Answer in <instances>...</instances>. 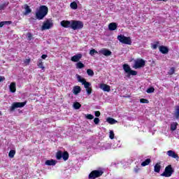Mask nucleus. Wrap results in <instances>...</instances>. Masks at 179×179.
I'll list each match as a JSON object with an SVG mask.
<instances>
[{
  "instance_id": "33",
  "label": "nucleus",
  "mask_w": 179,
  "mask_h": 179,
  "mask_svg": "<svg viewBox=\"0 0 179 179\" xmlns=\"http://www.w3.org/2000/svg\"><path fill=\"white\" fill-rule=\"evenodd\" d=\"M56 157L57 160H61V159H62V152L61 151L57 152L56 154Z\"/></svg>"
},
{
  "instance_id": "46",
  "label": "nucleus",
  "mask_w": 179,
  "mask_h": 179,
  "mask_svg": "<svg viewBox=\"0 0 179 179\" xmlns=\"http://www.w3.org/2000/svg\"><path fill=\"white\" fill-rule=\"evenodd\" d=\"M38 68H41V69H44V66L43 65V62H41L38 64Z\"/></svg>"
},
{
  "instance_id": "31",
  "label": "nucleus",
  "mask_w": 179,
  "mask_h": 179,
  "mask_svg": "<svg viewBox=\"0 0 179 179\" xmlns=\"http://www.w3.org/2000/svg\"><path fill=\"white\" fill-rule=\"evenodd\" d=\"M6 6H8V3H6L0 4V12H1V10H5Z\"/></svg>"
},
{
  "instance_id": "16",
  "label": "nucleus",
  "mask_w": 179,
  "mask_h": 179,
  "mask_svg": "<svg viewBox=\"0 0 179 179\" xmlns=\"http://www.w3.org/2000/svg\"><path fill=\"white\" fill-rule=\"evenodd\" d=\"M159 51L162 54H168L169 53V48L164 45L159 46Z\"/></svg>"
},
{
  "instance_id": "6",
  "label": "nucleus",
  "mask_w": 179,
  "mask_h": 179,
  "mask_svg": "<svg viewBox=\"0 0 179 179\" xmlns=\"http://www.w3.org/2000/svg\"><path fill=\"white\" fill-rule=\"evenodd\" d=\"M54 26V22L52 20L48 19L46 21L43 22V24L41 27L42 30H50Z\"/></svg>"
},
{
  "instance_id": "2",
  "label": "nucleus",
  "mask_w": 179,
  "mask_h": 179,
  "mask_svg": "<svg viewBox=\"0 0 179 179\" xmlns=\"http://www.w3.org/2000/svg\"><path fill=\"white\" fill-rule=\"evenodd\" d=\"M48 13V7L46 6H41L39 10L36 12V19L41 20L47 16Z\"/></svg>"
},
{
  "instance_id": "24",
  "label": "nucleus",
  "mask_w": 179,
  "mask_h": 179,
  "mask_svg": "<svg viewBox=\"0 0 179 179\" xmlns=\"http://www.w3.org/2000/svg\"><path fill=\"white\" fill-rule=\"evenodd\" d=\"M76 66L77 69H82L83 68H85V64L82 63V62H78L76 64Z\"/></svg>"
},
{
  "instance_id": "38",
  "label": "nucleus",
  "mask_w": 179,
  "mask_h": 179,
  "mask_svg": "<svg viewBox=\"0 0 179 179\" xmlns=\"http://www.w3.org/2000/svg\"><path fill=\"white\" fill-rule=\"evenodd\" d=\"M111 148H113L112 144H110V143H106V144L104 145V148H105L106 150H107V149H111Z\"/></svg>"
},
{
  "instance_id": "51",
  "label": "nucleus",
  "mask_w": 179,
  "mask_h": 179,
  "mask_svg": "<svg viewBox=\"0 0 179 179\" xmlns=\"http://www.w3.org/2000/svg\"><path fill=\"white\" fill-rule=\"evenodd\" d=\"M134 171H135V173H138L139 171V168L138 166H136L134 168Z\"/></svg>"
},
{
  "instance_id": "32",
  "label": "nucleus",
  "mask_w": 179,
  "mask_h": 179,
  "mask_svg": "<svg viewBox=\"0 0 179 179\" xmlns=\"http://www.w3.org/2000/svg\"><path fill=\"white\" fill-rule=\"evenodd\" d=\"M70 6L71 9H78V3L75 1L71 3Z\"/></svg>"
},
{
  "instance_id": "43",
  "label": "nucleus",
  "mask_w": 179,
  "mask_h": 179,
  "mask_svg": "<svg viewBox=\"0 0 179 179\" xmlns=\"http://www.w3.org/2000/svg\"><path fill=\"white\" fill-rule=\"evenodd\" d=\"M157 47H159V42H157L156 43L152 45V48L153 50H156Z\"/></svg>"
},
{
  "instance_id": "3",
  "label": "nucleus",
  "mask_w": 179,
  "mask_h": 179,
  "mask_svg": "<svg viewBox=\"0 0 179 179\" xmlns=\"http://www.w3.org/2000/svg\"><path fill=\"white\" fill-rule=\"evenodd\" d=\"M123 69H124L125 73H127L126 76L127 78H130L131 75H132L133 76H135L136 75L138 74V72H136V71L131 70L129 65H128L127 64H124L123 65Z\"/></svg>"
},
{
  "instance_id": "54",
  "label": "nucleus",
  "mask_w": 179,
  "mask_h": 179,
  "mask_svg": "<svg viewBox=\"0 0 179 179\" xmlns=\"http://www.w3.org/2000/svg\"><path fill=\"white\" fill-rule=\"evenodd\" d=\"M0 114H1V111H0Z\"/></svg>"
},
{
  "instance_id": "30",
  "label": "nucleus",
  "mask_w": 179,
  "mask_h": 179,
  "mask_svg": "<svg viewBox=\"0 0 179 179\" xmlns=\"http://www.w3.org/2000/svg\"><path fill=\"white\" fill-rule=\"evenodd\" d=\"M73 106L75 110H79V108H80V107H82V105L80 103H79V102L74 103Z\"/></svg>"
},
{
  "instance_id": "5",
  "label": "nucleus",
  "mask_w": 179,
  "mask_h": 179,
  "mask_svg": "<svg viewBox=\"0 0 179 179\" xmlns=\"http://www.w3.org/2000/svg\"><path fill=\"white\" fill-rule=\"evenodd\" d=\"M27 104V101H25L24 102H14L10 110V111H14L15 110H16V108H22L23 107H24V106Z\"/></svg>"
},
{
  "instance_id": "9",
  "label": "nucleus",
  "mask_w": 179,
  "mask_h": 179,
  "mask_svg": "<svg viewBox=\"0 0 179 179\" xmlns=\"http://www.w3.org/2000/svg\"><path fill=\"white\" fill-rule=\"evenodd\" d=\"M171 174H173V168H171V165H169L165 168V171L161 176L162 177H171Z\"/></svg>"
},
{
  "instance_id": "53",
  "label": "nucleus",
  "mask_w": 179,
  "mask_h": 179,
  "mask_svg": "<svg viewBox=\"0 0 179 179\" xmlns=\"http://www.w3.org/2000/svg\"><path fill=\"white\" fill-rule=\"evenodd\" d=\"M45 58H47V55H43L41 56V59H45Z\"/></svg>"
},
{
  "instance_id": "22",
  "label": "nucleus",
  "mask_w": 179,
  "mask_h": 179,
  "mask_svg": "<svg viewBox=\"0 0 179 179\" xmlns=\"http://www.w3.org/2000/svg\"><path fill=\"white\" fill-rule=\"evenodd\" d=\"M106 122H108V124H110L111 125H113L114 124H117V120H115V119H113L112 117H108L106 119Z\"/></svg>"
},
{
  "instance_id": "40",
  "label": "nucleus",
  "mask_w": 179,
  "mask_h": 179,
  "mask_svg": "<svg viewBox=\"0 0 179 179\" xmlns=\"http://www.w3.org/2000/svg\"><path fill=\"white\" fill-rule=\"evenodd\" d=\"M146 92L148 93H153L155 92V88L153 87H151L147 89Z\"/></svg>"
},
{
  "instance_id": "7",
  "label": "nucleus",
  "mask_w": 179,
  "mask_h": 179,
  "mask_svg": "<svg viewBox=\"0 0 179 179\" xmlns=\"http://www.w3.org/2000/svg\"><path fill=\"white\" fill-rule=\"evenodd\" d=\"M76 78H77L78 82H79L80 83H82V85H84V87L85 89H87L90 87V86H92V84H90V83L87 82L86 80L82 78V76H79V74H76Z\"/></svg>"
},
{
  "instance_id": "4",
  "label": "nucleus",
  "mask_w": 179,
  "mask_h": 179,
  "mask_svg": "<svg viewBox=\"0 0 179 179\" xmlns=\"http://www.w3.org/2000/svg\"><path fill=\"white\" fill-rule=\"evenodd\" d=\"M117 40L120 43H122V44H127V45H131V44H132L131 37H127L122 34L117 36Z\"/></svg>"
},
{
  "instance_id": "27",
  "label": "nucleus",
  "mask_w": 179,
  "mask_h": 179,
  "mask_svg": "<svg viewBox=\"0 0 179 179\" xmlns=\"http://www.w3.org/2000/svg\"><path fill=\"white\" fill-rule=\"evenodd\" d=\"M29 13H31V9L30 8V7L27 4H26L25 5L24 15H29Z\"/></svg>"
},
{
  "instance_id": "48",
  "label": "nucleus",
  "mask_w": 179,
  "mask_h": 179,
  "mask_svg": "<svg viewBox=\"0 0 179 179\" xmlns=\"http://www.w3.org/2000/svg\"><path fill=\"white\" fill-rule=\"evenodd\" d=\"M94 114L95 117H100V111H95Z\"/></svg>"
},
{
  "instance_id": "36",
  "label": "nucleus",
  "mask_w": 179,
  "mask_h": 179,
  "mask_svg": "<svg viewBox=\"0 0 179 179\" xmlns=\"http://www.w3.org/2000/svg\"><path fill=\"white\" fill-rule=\"evenodd\" d=\"M85 118H87V120H93L94 116L92 114H87L85 115Z\"/></svg>"
},
{
  "instance_id": "20",
  "label": "nucleus",
  "mask_w": 179,
  "mask_h": 179,
  "mask_svg": "<svg viewBox=\"0 0 179 179\" xmlns=\"http://www.w3.org/2000/svg\"><path fill=\"white\" fill-rule=\"evenodd\" d=\"M56 164H57V162H55V160L54 159L47 160L45 162V164H46V166H55Z\"/></svg>"
},
{
  "instance_id": "35",
  "label": "nucleus",
  "mask_w": 179,
  "mask_h": 179,
  "mask_svg": "<svg viewBox=\"0 0 179 179\" xmlns=\"http://www.w3.org/2000/svg\"><path fill=\"white\" fill-rule=\"evenodd\" d=\"M87 73L89 76H93V75H94V72L90 69L87 70Z\"/></svg>"
},
{
  "instance_id": "23",
  "label": "nucleus",
  "mask_w": 179,
  "mask_h": 179,
  "mask_svg": "<svg viewBox=\"0 0 179 179\" xmlns=\"http://www.w3.org/2000/svg\"><path fill=\"white\" fill-rule=\"evenodd\" d=\"M62 157L63 160H64V162H66V160L69 159V154L68 153V152H64V154H62Z\"/></svg>"
},
{
  "instance_id": "39",
  "label": "nucleus",
  "mask_w": 179,
  "mask_h": 179,
  "mask_svg": "<svg viewBox=\"0 0 179 179\" xmlns=\"http://www.w3.org/2000/svg\"><path fill=\"white\" fill-rule=\"evenodd\" d=\"M94 54H99V52H97V50L92 49L90 51V55H91L92 56L94 55Z\"/></svg>"
},
{
  "instance_id": "11",
  "label": "nucleus",
  "mask_w": 179,
  "mask_h": 179,
  "mask_svg": "<svg viewBox=\"0 0 179 179\" xmlns=\"http://www.w3.org/2000/svg\"><path fill=\"white\" fill-rule=\"evenodd\" d=\"M98 54H102V55L105 57H110V55H112L113 52L108 49L103 48L98 52Z\"/></svg>"
},
{
  "instance_id": "44",
  "label": "nucleus",
  "mask_w": 179,
  "mask_h": 179,
  "mask_svg": "<svg viewBox=\"0 0 179 179\" xmlns=\"http://www.w3.org/2000/svg\"><path fill=\"white\" fill-rule=\"evenodd\" d=\"M85 90L87 92V94L89 95L92 94V88L88 87V88H85Z\"/></svg>"
},
{
  "instance_id": "8",
  "label": "nucleus",
  "mask_w": 179,
  "mask_h": 179,
  "mask_svg": "<svg viewBox=\"0 0 179 179\" xmlns=\"http://www.w3.org/2000/svg\"><path fill=\"white\" fill-rule=\"evenodd\" d=\"M103 171H98V170H94L92 171L88 176L89 179H94V178H97V177H100L101 176H103Z\"/></svg>"
},
{
  "instance_id": "21",
  "label": "nucleus",
  "mask_w": 179,
  "mask_h": 179,
  "mask_svg": "<svg viewBox=\"0 0 179 179\" xmlns=\"http://www.w3.org/2000/svg\"><path fill=\"white\" fill-rule=\"evenodd\" d=\"M113 149H116V148H121V144H120V141H115V143H111Z\"/></svg>"
},
{
  "instance_id": "29",
  "label": "nucleus",
  "mask_w": 179,
  "mask_h": 179,
  "mask_svg": "<svg viewBox=\"0 0 179 179\" xmlns=\"http://www.w3.org/2000/svg\"><path fill=\"white\" fill-rule=\"evenodd\" d=\"M150 162V159H147L141 163V166H143V167H145V166H148V164H149Z\"/></svg>"
},
{
  "instance_id": "18",
  "label": "nucleus",
  "mask_w": 179,
  "mask_h": 179,
  "mask_svg": "<svg viewBox=\"0 0 179 179\" xmlns=\"http://www.w3.org/2000/svg\"><path fill=\"white\" fill-rule=\"evenodd\" d=\"M173 117L176 118V120H179V106H176L175 112L173 113Z\"/></svg>"
},
{
  "instance_id": "1",
  "label": "nucleus",
  "mask_w": 179,
  "mask_h": 179,
  "mask_svg": "<svg viewBox=\"0 0 179 179\" xmlns=\"http://www.w3.org/2000/svg\"><path fill=\"white\" fill-rule=\"evenodd\" d=\"M61 26L62 27H65L66 29H72L73 30H80V29H83V22L78 20H63L60 22Z\"/></svg>"
},
{
  "instance_id": "17",
  "label": "nucleus",
  "mask_w": 179,
  "mask_h": 179,
  "mask_svg": "<svg viewBox=\"0 0 179 179\" xmlns=\"http://www.w3.org/2000/svg\"><path fill=\"white\" fill-rule=\"evenodd\" d=\"M9 89L11 93H15L16 92V83H11Z\"/></svg>"
},
{
  "instance_id": "49",
  "label": "nucleus",
  "mask_w": 179,
  "mask_h": 179,
  "mask_svg": "<svg viewBox=\"0 0 179 179\" xmlns=\"http://www.w3.org/2000/svg\"><path fill=\"white\" fill-rule=\"evenodd\" d=\"M24 64H27V65H29V64H30V59H26L24 60Z\"/></svg>"
},
{
  "instance_id": "47",
  "label": "nucleus",
  "mask_w": 179,
  "mask_h": 179,
  "mask_svg": "<svg viewBox=\"0 0 179 179\" xmlns=\"http://www.w3.org/2000/svg\"><path fill=\"white\" fill-rule=\"evenodd\" d=\"M175 136L176 138H178V139H179V129L176 131Z\"/></svg>"
},
{
  "instance_id": "28",
  "label": "nucleus",
  "mask_w": 179,
  "mask_h": 179,
  "mask_svg": "<svg viewBox=\"0 0 179 179\" xmlns=\"http://www.w3.org/2000/svg\"><path fill=\"white\" fill-rule=\"evenodd\" d=\"M16 154V151L11 150H10L9 153H8V157L10 159H13V157H15V155Z\"/></svg>"
},
{
  "instance_id": "50",
  "label": "nucleus",
  "mask_w": 179,
  "mask_h": 179,
  "mask_svg": "<svg viewBox=\"0 0 179 179\" xmlns=\"http://www.w3.org/2000/svg\"><path fill=\"white\" fill-rule=\"evenodd\" d=\"M5 24H6V22H0V27H2L4 26Z\"/></svg>"
},
{
  "instance_id": "19",
  "label": "nucleus",
  "mask_w": 179,
  "mask_h": 179,
  "mask_svg": "<svg viewBox=\"0 0 179 179\" xmlns=\"http://www.w3.org/2000/svg\"><path fill=\"white\" fill-rule=\"evenodd\" d=\"M82 89L79 86H75L73 89V94H79L80 93V91Z\"/></svg>"
},
{
  "instance_id": "14",
  "label": "nucleus",
  "mask_w": 179,
  "mask_h": 179,
  "mask_svg": "<svg viewBox=\"0 0 179 179\" xmlns=\"http://www.w3.org/2000/svg\"><path fill=\"white\" fill-rule=\"evenodd\" d=\"M81 59H82V54L78 53L73 56L71 59V61H72L73 62H79V61H80Z\"/></svg>"
},
{
  "instance_id": "12",
  "label": "nucleus",
  "mask_w": 179,
  "mask_h": 179,
  "mask_svg": "<svg viewBox=\"0 0 179 179\" xmlns=\"http://www.w3.org/2000/svg\"><path fill=\"white\" fill-rule=\"evenodd\" d=\"M166 155H167V156H169V157H172L173 159H176V160H178V159H179L178 155L176 154V152H174L173 150L167 151Z\"/></svg>"
},
{
  "instance_id": "42",
  "label": "nucleus",
  "mask_w": 179,
  "mask_h": 179,
  "mask_svg": "<svg viewBox=\"0 0 179 179\" xmlns=\"http://www.w3.org/2000/svg\"><path fill=\"white\" fill-rule=\"evenodd\" d=\"M27 40L30 41L31 40V37H33V35H31V33L29 32L27 34Z\"/></svg>"
},
{
  "instance_id": "25",
  "label": "nucleus",
  "mask_w": 179,
  "mask_h": 179,
  "mask_svg": "<svg viewBox=\"0 0 179 179\" xmlns=\"http://www.w3.org/2000/svg\"><path fill=\"white\" fill-rule=\"evenodd\" d=\"M178 125V123L177 122H173L171 124V131H176L177 129V126Z\"/></svg>"
},
{
  "instance_id": "52",
  "label": "nucleus",
  "mask_w": 179,
  "mask_h": 179,
  "mask_svg": "<svg viewBox=\"0 0 179 179\" xmlns=\"http://www.w3.org/2000/svg\"><path fill=\"white\" fill-rule=\"evenodd\" d=\"M3 80H5V77L0 76V82H3Z\"/></svg>"
},
{
  "instance_id": "13",
  "label": "nucleus",
  "mask_w": 179,
  "mask_h": 179,
  "mask_svg": "<svg viewBox=\"0 0 179 179\" xmlns=\"http://www.w3.org/2000/svg\"><path fill=\"white\" fill-rule=\"evenodd\" d=\"M100 89L103 90V92H110L111 88L110 87V85H108L107 84L102 83L99 85Z\"/></svg>"
},
{
  "instance_id": "10",
  "label": "nucleus",
  "mask_w": 179,
  "mask_h": 179,
  "mask_svg": "<svg viewBox=\"0 0 179 179\" xmlns=\"http://www.w3.org/2000/svg\"><path fill=\"white\" fill-rule=\"evenodd\" d=\"M146 64V62L142 59H138L134 62V68L138 69V68H143Z\"/></svg>"
},
{
  "instance_id": "45",
  "label": "nucleus",
  "mask_w": 179,
  "mask_h": 179,
  "mask_svg": "<svg viewBox=\"0 0 179 179\" xmlns=\"http://www.w3.org/2000/svg\"><path fill=\"white\" fill-rule=\"evenodd\" d=\"M94 122L96 125H97L99 124V122H100V119H99L98 117H95L94 119Z\"/></svg>"
},
{
  "instance_id": "15",
  "label": "nucleus",
  "mask_w": 179,
  "mask_h": 179,
  "mask_svg": "<svg viewBox=\"0 0 179 179\" xmlns=\"http://www.w3.org/2000/svg\"><path fill=\"white\" fill-rule=\"evenodd\" d=\"M117 23L115 22H111L108 24V29L110 31H114V30H117Z\"/></svg>"
},
{
  "instance_id": "26",
  "label": "nucleus",
  "mask_w": 179,
  "mask_h": 179,
  "mask_svg": "<svg viewBox=\"0 0 179 179\" xmlns=\"http://www.w3.org/2000/svg\"><path fill=\"white\" fill-rule=\"evenodd\" d=\"M160 169H162L160 164H157L154 167V171H155V173H160Z\"/></svg>"
},
{
  "instance_id": "37",
  "label": "nucleus",
  "mask_w": 179,
  "mask_h": 179,
  "mask_svg": "<svg viewBox=\"0 0 179 179\" xmlns=\"http://www.w3.org/2000/svg\"><path fill=\"white\" fill-rule=\"evenodd\" d=\"M114 136H115L114 131L110 130L109 131V138H110V139H114Z\"/></svg>"
},
{
  "instance_id": "34",
  "label": "nucleus",
  "mask_w": 179,
  "mask_h": 179,
  "mask_svg": "<svg viewBox=\"0 0 179 179\" xmlns=\"http://www.w3.org/2000/svg\"><path fill=\"white\" fill-rule=\"evenodd\" d=\"M175 72H176V68L171 67L168 72V75H174Z\"/></svg>"
},
{
  "instance_id": "41",
  "label": "nucleus",
  "mask_w": 179,
  "mask_h": 179,
  "mask_svg": "<svg viewBox=\"0 0 179 179\" xmlns=\"http://www.w3.org/2000/svg\"><path fill=\"white\" fill-rule=\"evenodd\" d=\"M140 103L148 104V103H149V100L145 99H140Z\"/></svg>"
}]
</instances>
